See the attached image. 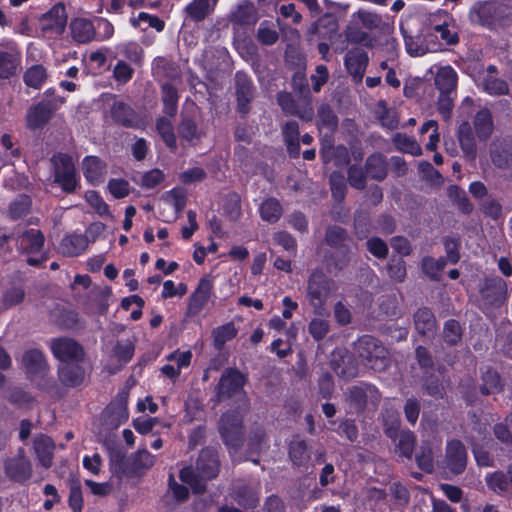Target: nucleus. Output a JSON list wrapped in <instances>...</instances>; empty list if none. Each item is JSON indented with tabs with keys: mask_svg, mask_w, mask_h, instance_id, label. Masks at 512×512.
Listing matches in <instances>:
<instances>
[{
	"mask_svg": "<svg viewBox=\"0 0 512 512\" xmlns=\"http://www.w3.org/2000/svg\"><path fill=\"white\" fill-rule=\"evenodd\" d=\"M219 461L217 454L210 449L203 450L197 460L196 468L185 467L180 471L181 480L188 484L194 492L200 493L205 489L208 480L218 474Z\"/></svg>",
	"mask_w": 512,
	"mask_h": 512,
	"instance_id": "obj_1",
	"label": "nucleus"
},
{
	"mask_svg": "<svg viewBox=\"0 0 512 512\" xmlns=\"http://www.w3.org/2000/svg\"><path fill=\"white\" fill-rule=\"evenodd\" d=\"M17 245L20 251L28 256L29 265L38 266L46 260L44 236L40 230L31 228L23 232L17 240Z\"/></svg>",
	"mask_w": 512,
	"mask_h": 512,
	"instance_id": "obj_2",
	"label": "nucleus"
},
{
	"mask_svg": "<svg viewBox=\"0 0 512 512\" xmlns=\"http://www.w3.org/2000/svg\"><path fill=\"white\" fill-rule=\"evenodd\" d=\"M360 357L375 371L385 370L389 365L388 351L371 336H363L358 342Z\"/></svg>",
	"mask_w": 512,
	"mask_h": 512,
	"instance_id": "obj_3",
	"label": "nucleus"
},
{
	"mask_svg": "<svg viewBox=\"0 0 512 512\" xmlns=\"http://www.w3.org/2000/svg\"><path fill=\"white\" fill-rule=\"evenodd\" d=\"M54 166V182L59 184L64 192H73L79 183L74 163L70 156L57 154L52 158Z\"/></svg>",
	"mask_w": 512,
	"mask_h": 512,
	"instance_id": "obj_4",
	"label": "nucleus"
},
{
	"mask_svg": "<svg viewBox=\"0 0 512 512\" xmlns=\"http://www.w3.org/2000/svg\"><path fill=\"white\" fill-rule=\"evenodd\" d=\"M214 277L205 275L200 278L196 289L189 297L186 315L195 317L206 307L213 296Z\"/></svg>",
	"mask_w": 512,
	"mask_h": 512,
	"instance_id": "obj_5",
	"label": "nucleus"
},
{
	"mask_svg": "<svg viewBox=\"0 0 512 512\" xmlns=\"http://www.w3.org/2000/svg\"><path fill=\"white\" fill-rule=\"evenodd\" d=\"M507 287L506 283L500 277L488 278L484 281L480 288L481 305L497 306L506 299Z\"/></svg>",
	"mask_w": 512,
	"mask_h": 512,
	"instance_id": "obj_6",
	"label": "nucleus"
},
{
	"mask_svg": "<svg viewBox=\"0 0 512 512\" xmlns=\"http://www.w3.org/2000/svg\"><path fill=\"white\" fill-rule=\"evenodd\" d=\"M431 24L435 37H440L447 45H453L458 42V33L455 22L447 13L438 11L431 18Z\"/></svg>",
	"mask_w": 512,
	"mask_h": 512,
	"instance_id": "obj_7",
	"label": "nucleus"
},
{
	"mask_svg": "<svg viewBox=\"0 0 512 512\" xmlns=\"http://www.w3.org/2000/svg\"><path fill=\"white\" fill-rule=\"evenodd\" d=\"M220 433L226 445L236 447L242 437V418L239 413H226L220 419Z\"/></svg>",
	"mask_w": 512,
	"mask_h": 512,
	"instance_id": "obj_8",
	"label": "nucleus"
},
{
	"mask_svg": "<svg viewBox=\"0 0 512 512\" xmlns=\"http://www.w3.org/2000/svg\"><path fill=\"white\" fill-rule=\"evenodd\" d=\"M67 17L62 7H54L40 19V27L46 37L61 35L66 27Z\"/></svg>",
	"mask_w": 512,
	"mask_h": 512,
	"instance_id": "obj_9",
	"label": "nucleus"
},
{
	"mask_svg": "<svg viewBox=\"0 0 512 512\" xmlns=\"http://www.w3.org/2000/svg\"><path fill=\"white\" fill-rule=\"evenodd\" d=\"M51 349L61 364L80 362L83 356L81 347L71 339L59 338L52 341Z\"/></svg>",
	"mask_w": 512,
	"mask_h": 512,
	"instance_id": "obj_10",
	"label": "nucleus"
},
{
	"mask_svg": "<svg viewBox=\"0 0 512 512\" xmlns=\"http://www.w3.org/2000/svg\"><path fill=\"white\" fill-rule=\"evenodd\" d=\"M368 61L367 53L360 48L351 49L347 52L344 64L354 82L360 83L362 81Z\"/></svg>",
	"mask_w": 512,
	"mask_h": 512,
	"instance_id": "obj_11",
	"label": "nucleus"
},
{
	"mask_svg": "<svg viewBox=\"0 0 512 512\" xmlns=\"http://www.w3.org/2000/svg\"><path fill=\"white\" fill-rule=\"evenodd\" d=\"M245 383L244 376L237 370H226L219 381L217 393L220 398L231 397L241 393Z\"/></svg>",
	"mask_w": 512,
	"mask_h": 512,
	"instance_id": "obj_12",
	"label": "nucleus"
},
{
	"mask_svg": "<svg viewBox=\"0 0 512 512\" xmlns=\"http://www.w3.org/2000/svg\"><path fill=\"white\" fill-rule=\"evenodd\" d=\"M327 294L328 290L323 277L313 274L308 283V298L317 315H322V311H325L323 305Z\"/></svg>",
	"mask_w": 512,
	"mask_h": 512,
	"instance_id": "obj_13",
	"label": "nucleus"
},
{
	"mask_svg": "<svg viewBox=\"0 0 512 512\" xmlns=\"http://www.w3.org/2000/svg\"><path fill=\"white\" fill-rule=\"evenodd\" d=\"M467 454L461 442L452 440L447 443L446 467L454 474L461 473L466 467Z\"/></svg>",
	"mask_w": 512,
	"mask_h": 512,
	"instance_id": "obj_14",
	"label": "nucleus"
},
{
	"mask_svg": "<svg viewBox=\"0 0 512 512\" xmlns=\"http://www.w3.org/2000/svg\"><path fill=\"white\" fill-rule=\"evenodd\" d=\"M319 118V130L320 133H323V130H326L325 137H328V134H331L336 126L337 121L332 110L326 106H322L318 111ZM332 148V141L330 139L325 138L323 140V148H322V157L325 161H328L329 150Z\"/></svg>",
	"mask_w": 512,
	"mask_h": 512,
	"instance_id": "obj_15",
	"label": "nucleus"
},
{
	"mask_svg": "<svg viewBox=\"0 0 512 512\" xmlns=\"http://www.w3.org/2000/svg\"><path fill=\"white\" fill-rule=\"evenodd\" d=\"M82 170L86 181L98 185L104 181L106 165L96 156H86L82 161Z\"/></svg>",
	"mask_w": 512,
	"mask_h": 512,
	"instance_id": "obj_16",
	"label": "nucleus"
},
{
	"mask_svg": "<svg viewBox=\"0 0 512 512\" xmlns=\"http://www.w3.org/2000/svg\"><path fill=\"white\" fill-rule=\"evenodd\" d=\"M5 471L8 477L17 481L30 478L32 473L30 462L22 453L7 460L5 463Z\"/></svg>",
	"mask_w": 512,
	"mask_h": 512,
	"instance_id": "obj_17",
	"label": "nucleus"
},
{
	"mask_svg": "<svg viewBox=\"0 0 512 512\" xmlns=\"http://www.w3.org/2000/svg\"><path fill=\"white\" fill-rule=\"evenodd\" d=\"M192 358V353L190 351H175L167 356V360L172 362V364H167L162 367V373L171 378H177L181 370L190 365Z\"/></svg>",
	"mask_w": 512,
	"mask_h": 512,
	"instance_id": "obj_18",
	"label": "nucleus"
},
{
	"mask_svg": "<svg viewBox=\"0 0 512 512\" xmlns=\"http://www.w3.org/2000/svg\"><path fill=\"white\" fill-rule=\"evenodd\" d=\"M21 64V53L16 47H9L6 52L0 53V78H9L15 75Z\"/></svg>",
	"mask_w": 512,
	"mask_h": 512,
	"instance_id": "obj_19",
	"label": "nucleus"
},
{
	"mask_svg": "<svg viewBox=\"0 0 512 512\" xmlns=\"http://www.w3.org/2000/svg\"><path fill=\"white\" fill-rule=\"evenodd\" d=\"M88 237L82 234L66 235L59 244V252L65 256H78L88 247Z\"/></svg>",
	"mask_w": 512,
	"mask_h": 512,
	"instance_id": "obj_20",
	"label": "nucleus"
},
{
	"mask_svg": "<svg viewBox=\"0 0 512 512\" xmlns=\"http://www.w3.org/2000/svg\"><path fill=\"white\" fill-rule=\"evenodd\" d=\"M52 109L47 103H39L31 107L26 115L27 127L36 130L43 127L50 119Z\"/></svg>",
	"mask_w": 512,
	"mask_h": 512,
	"instance_id": "obj_21",
	"label": "nucleus"
},
{
	"mask_svg": "<svg viewBox=\"0 0 512 512\" xmlns=\"http://www.w3.org/2000/svg\"><path fill=\"white\" fill-rule=\"evenodd\" d=\"M435 84L440 93L455 94L457 73L451 66L439 67L435 76Z\"/></svg>",
	"mask_w": 512,
	"mask_h": 512,
	"instance_id": "obj_22",
	"label": "nucleus"
},
{
	"mask_svg": "<svg viewBox=\"0 0 512 512\" xmlns=\"http://www.w3.org/2000/svg\"><path fill=\"white\" fill-rule=\"evenodd\" d=\"M71 35L78 43H87L95 37V27L87 19L77 18L70 24Z\"/></svg>",
	"mask_w": 512,
	"mask_h": 512,
	"instance_id": "obj_23",
	"label": "nucleus"
},
{
	"mask_svg": "<svg viewBox=\"0 0 512 512\" xmlns=\"http://www.w3.org/2000/svg\"><path fill=\"white\" fill-rule=\"evenodd\" d=\"M22 361L27 370V373L30 375L33 381L34 375H40L41 377L44 376L46 364L44 356L41 351L30 350L26 352L23 356Z\"/></svg>",
	"mask_w": 512,
	"mask_h": 512,
	"instance_id": "obj_24",
	"label": "nucleus"
},
{
	"mask_svg": "<svg viewBox=\"0 0 512 512\" xmlns=\"http://www.w3.org/2000/svg\"><path fill=\"white\" fill-rule=\"evenodd\" d=\"M84 374V370L79 365V362L61 364L59 366V377L61 381L66 385H78L83 381Z\"/></svg>",
	"mask_w": 512,
	"mask_h": 512,
	"instance_id": "obj_25",
	"label": "nucleus"
},
{
	"mask_svg": "<svg viewBox=\"0 0 512 512\" xmlns=\"http://www.w3.org/2000/svg\"><path fill=\"white\" fill-rule=\"evenodd\" d=\"M217 2L218 0H193L186 6L187 15L195 21H200L214 10Z\"/></svg>",
	"mask_w": 512,
	"mask_h": 512,
	"instance_id": "obj_26",
	"label": "nucleus"
},
{
	"mask_svg": "<svg viewBox=\"0 0 512 512\" xmlns=\"http://www.w3.org/2000/svg\"><path fill=\"white\" fill-rule=\"evenodd\" d=\"M34 447L41 464L46 468L50 467L54 451V444L51 438L47 436L37 437L35 439Z\"/></svg>",
	"mask_w": 512,
	"mask_h": 512,
	"instance_id": "obj_27",
	"label": "nucleus"
},
{
	"mask_svg": "<svg viewBox=\"0 0 512 512\" xmlns=\"http://www.w3.org/2000/svg\"><path fill=\"white\" fill-rule=\"evenodd\" d=\"M474 128L479 139H487L493 131V121L489 110H480L474 118Z\"/></svg>",
	"mask_w": 512,
	"mask_h": 512,
	"instance_id": "obj_28",
	"label": "nucleus"
},
{
	"mask_svg": "<svg viewBox=\"0 0 512 512\" xmlns=\"http://www.w3.org/2000/svg\"><path fill=\"white\" fill-rule=\"evenodd\" d=\"M289 457L294 465H305L310 458L306 443L299 438L293 439L289 445Z\"/></svg>",
	"mask_w": 512,
	"mask_h": 512,
	"instance_id": "obj_29",
	"label": "nucleus"
},
{
	"mask_svg": "<svg viewBox=\"0 0 512 512\" xmlns=\"http://www.w3.org/2000/svg\"><path fill=\"white\" fill-rule=\"evenodd\" d=\"M282 207L278 200L274 198L266 199L259 207V213L262 220L275 223L282 215Z\"/></svg>",
	"mask_w": 512,
	"mask_h": 512,
	"instance_id": "obj_30",
	"label": "nucleus"
},
{
	"mask_svg": "<svg viewBox=\"0 0 512 512\" xmlns=\"http://www.w3.org/2000/svg\"><path fill=\"white\" fill-rule=\"evenodd\" d=\"M415 326L419 333L423 335H429L433 333L435 329V319L432 312L429 309H419L415 316Z\"/></svg>",
	"mask_w": 512,
	"mask_h": 512,
	"instance_id": "obj_31",
	"label": "nucleus"
},
{
	"mask_svg": "<svg viewBox=\"0 0 512 512\" xmlns=\"http://www.w3.org/2000/svg\"><path fill=\"white\" fill-rule=\"evenodd\" d=\"M237 332L238 330L232 322L215 328L212 331L214 345L216 348L221 349L226 342L232 340L237 335Z\"/></svg>",
	"mask_w": 512,
	"mask_h": 512,
	"instance_id": "obj_32",
	"label": "nucleus"
},
{
	"mask_svg": "<svg viewBox=\"0 0 512 512\" xmlns=\"http://www.w3.org/2000/svg\"><path fill=\"white\" fill-rule=\"evenodd\" d=\"M328 316V312L322 311V315L313 318L308 325L309 333L317 341L323 339L329 331Z\"/></svg>",
	"mask_w": 512,
	"mask_h": 512,
	"instance_id": "obj_33",
	"label": "nucleus"
},
{
	"mask_svg": "<svg viewBox=\"0 0 512 512\" xmlns=\"http://www.w3.org/2000/svg\"><path fill=\"white\" fill-rule=\"evenodd\" d=\"M236 79L239 108L244 112L248 102L252 97L251 82L244 74L240 73L237 74Z\"/></svg>",
	"mask_w": 512,
	"mask_h": 512,
	"instance_id": "obj_34",
	"label": "nucleus"
},
{
	"mask_svg": "<svg viewBox=\"0 0 512 512\" xmlns=\"http://www.w3.org/2000/svg\"><path fill=\"white\" fill-rule=\"evenodd\" d=\"M47 72L42 65H34L27 69L24 74V81L27 86L39 89L46 82Z\"/></svg>",
	"mask_w": 512,
	"mask_h": 512,
	"instance_id": "obj_35",
	"label": "nucleus"
},
{
	"mask_svg": "<svg viewBox=\"0 0 512 512\" xmlns=\"http://www.w3.org/2000/svg\"><path fill=\"white\" fill-rule=\"evenodd\" d=\"M458 137L463 152L467 156L474 157L475 143L468 122H464L460 125L458 130Z\"/></svg>",
	"mask_w": 512,
	"mask_h": 512,
	"instance_id": "obj_36",
	"label": "nucleus"
},
{
	"mask_svg": "<svg viewBox=\"0 0 512 512\" xmlns=\"http://www.w3.org/2000/svg\"><path fill=\"white\" fill-rule=\"evenodd\" d=\"M395 446L396 451L403 457L409 458L412 454L414 448L415 438L412 432L403 431L401 433H397Z\"/></svg>",
	"mask_w": 512,
	"mask_h": 512,
	"instance_id": "obj_37",
	"label": "nucleus"
},
{
	"mask_svg": "<svg viewBox=\"0 0 512 512\" xmlns=\"http://www.w3.org/2000/svg\"><path fill=\"white\" fill-rule=\"evenodd\" d=\"M84 198L98 215L113 218V215L110 213L109 206L98 192L94 190L87 191Z\"/></svg>",
	"mask_w": 512,
	"mask_h": 512,
	"instance_id": "obj_38",
	"label": "nucleus"
},
{
	"mask_svg": "<svg viewBox=\"0 0 512 512\" xmlns=\"http://www.w3.org/2000/svg\"><path fill=\"white\" fill-rule=\"evenodd\" d=\"M163 201L180 212L186 205V192L181 188H174L163 195Z\"/></svg>",
	"mask_w": 512,
	"mask_h": 512,
	"instance_id": "obj_39",
	"label": "nucleus"
},
{
	"mask_svg": "<svg viewBox=\"0 0 512 512\" xmlns=\"http://www.w3.org/2000/svg\"><path fill=\"white\" fill-rule=\"evenodd\" d=\"M393 142L400 151L405 153L412 155H419L421 153L419 144L414 139L404 134H396L393 138Z\"/></svg>",
	"mask_w": 512,
	"mask_h": 512,
	"instance_id": "obj_40",
	"label": "nucleus"
},
{
	"mask_svg": "<svg viewBox=\"0 0 512 512\" xmlns=\"http://www.w3.org/2000/svg\"><path fill=\"white\" fill-rule=\"evenodd\" d=\"M164 111L170 116H173L177 110V91L170 84L162 86Z\"/></svg>",
	"mask_w": 512,
	"mask_h": 512,
	"instance_id": "obj_41",
	"label": "nucleus"
},
{
	"mask_svg": "<svg viewBox=\"0 0 512 512\" xmlns=\"http://www.w3.org/2000/svg\"><path fill=\"white\" fill-rule=\"evenodd\" d=\"M112 117L124 125H133V111L122 102H115L112 110Z\"/></svg>",
	"mask_w": 512,
	"mask_h": 512,
	"instance_id": "obj_42",
	"label": "nucleus"
},
{
	"mask_svg": "<svg viewBox=\"0 0 512 512\" xmlns=\"http://www.w3.org/2000/svg\"><path fill=\"white\" fill-rule=\"evenodd\" d=\"M156 127L166 145L170 148H175L176 137L170 120L166 118H160L157 121Z\"/></svg>",
	"mask_w": 512,
	"mask_h": 512,
	"instance_id": "obj_43",
	"label": "nucleus"
},
{
	"mask_svg": "<svg viewBox=\"0 0 512 512\" xmlns=\"http://www.w3.org/2000/svg\"><path fill=\"white\" fill-rule=\"evenodd\" d=\"M132 23L134 26H138L143 29L146 27L154 28L158 32L164 29V22L161 19L144 12L139 13L138 17L132 20Z\"/></svg>",
	"mask_w": 512,
	"mask_h": 512,
	"instance_id": "obj_44",
	"label": "nucleus"
},
{
	"mask_svg": "<svg viewBox=\"0 0 512 512\" xmlns=\"http://www.w3.org/2000/svg\"><path fill=\"white\" fill-rule=\"evenodd\" d=\"M481 86L484 91L491 95H502L508 92V85L506 82L499 80L492 75L484 78Z\"/></svg>",
	"mask_w": 512,
	"mask_h": 512,
	"instance_id": "obj_45",
	"label": "nucleus"
},
{
	"mask_svg": "<svg viewBox=\"0 0 512 512\" xmlns=\"http://www.w3.org/2000/svg\"><path fill=\"white\" fill-rule=\"evenodd\" d=\"M383 417L385 432L388 437L395 441L399 427V414L396 410L390 408L386 409Z\"/></svg>",
	"mask_w": 512,
	"mask_h": 512,
	"instance_id": "obj_46",
	"label": "nucleus"
},
{
	"mask_svg": "<svg viewBox=\"0 0 512 512\" xmlns=\"http://www.w3.org/2000/svg\"><path fill=\"white\" fill-rule=\"evenodd\" d=\"M367 173L375 179L381 180L386 175L385 164L383 158L379 155H373L368 158L367 163Z\"/></svg>",
	"mask_w": 512,
	"mask_h": 512,
	"instance_id": "obj_47",
	"label": "nucleus"
},
{
	"mask_svg": "<svg viewBox=\"0 0 512 512\" xmlns=\"http://www.w3.org/2000/svg\"><path fill=\"white\" fill-rule=\"evenodd\" d=\"M483 384L481 391L483 394H491L498 392L501 389V382L499 375L495 371H487L482 377Z\"/></svg>",
	"mask_w": 512,
	"mask_h": 512,
	"instance_id": "obj_48",
	"label": "nucleus"
},
{
	"mask_svg": "<svg viewBox=\"0 0 512 512\" xmlns=\"http://www.w3.org/2000/svg\"><path fill=\"white\" fill-rule=\"evenodd\" d=\"M353 18L356 22L360 23L364 28L367 29L376 28L381 22V19L377 14L365 10H359L353 14Z\"/></svg>",
	"mask_w": 512,
	"mask_h": 512,
	"instance_id": "obj_49",
	"label": "nucleus"
},
{
	"mask_svg": "<svg viewBox=\"0 0 512 512\" xmlns=\"http://www.w3.org/2000/svg\"><path fill=\"white\" fill-rule=\"evenodd\" d=\"M283 134L290 151L298 150V124L294 121L287 122L283 127Z\"/></svg>",
	"mask_w": 512,
	"mask_h": 512,
	"instance_id": "obj_50",
	"label": "nucleus"
},
{
	"mask_svg": "<svg viewBox=\"0 0 512 512\" xmlns=\"http://www.w3.org/2000/svg\"><path fill=\"white\" fill-rule=\"evenodd\" d=\"M404 39L406 50L411 56H422L429 51L436 50L434 47L430 48L427 45L422 44L419 38L415 39L413 37H407L404 35Z\"/></svg>",
	"mask_w": 512,
	"mask_h": 512,
	"instance_id": "obj_51",
	"label": "nucleus"
},
{
	"mask_svg": "<svg viewBox=\"0 0 512 512\" xmlns=\"http://www.w3.org/2000/svg\"><path fill=\"white\" fill-rule=\"evenodd\" d=\"M486 483L496 493H502L508 489V481L502 472L488 474L486 476Z\"/></svg>",
	"mask_w": 512,
	"mask_h": 512,
	"instance_id": "obj_52",
	"label": "nucleus"
},
{
	"mask_svg": "<svg viewBox=\"0 0 512 512\" xmlns=\"http://www.w3.org/2000/svg\"><path fill=\"white\" fill-rule=\"evenodd\" d=\"M31 201L27 196H20L9 208L12 218L17 219L24 216L30 209Z\"/></svg>",
	"mask_w": 512,
	"mask_h": 512,
	"instance_id": "obj_53",
	"label": "nucleus"
},
{
	"mask_svg": "<svg viewBox=\"0 0 512 512\" xmlns=\"http://www.w3.org/2000/svg\"><path fill=\"white\" fill-rule=\"evenodd\" d=\"M114 356L117 358L120 365L127 363L133 356L134 347L127 341L125 343H118L114 350Z\"/></svg>",
	"mask_w": 512,
	"mask_h": 512,
	"instance_id": "obj_54",
	"label": "nucleus"
},
{
	"mask_svg": "<svg viewBox=\"0 0 512 512\" xmlns=\"http://www.w3.org/2000/svg\"><path fill=\"white\" fill-rule=\"evenodd\" d=\"M108 190L115 198H124L129 194V183L123 179H111L108 182Z\"/></svg>",
	"mask_w": 512,
	"mask_h": 512,
	"instance_id": "obj_55",
	"label": "nucleus"
},
{
	"mask_svg": "<svg viewBox=\"0 0 512 512\" xmlns=\"http://www.w3.org/2000/svg\"><path fill=\"white\" fill-rule=\"evenodd\" d=\"M444 339L449 344H455L461 337V328L457 321L449 320L444 326Z\"/></svg>",
	"mask_w": 512,
	"mask_h": 512,
	"instance_id": "obj_56",
	"label": "nucleus"
},
{
	"mask_svg": "<svg viewBox=\"0 0 512 512\" xmlns=\"http://www.w3.org/2000/svg\"><path fill=\"white\" fill-rule=\"evenodd\" d=\"M448 194H449L450 198L454 199L458 203L459 207L464 212L471 211L472 206L469 203L465 192L462 189H460L458 186H455V185L450 186L448 189Z\"/></svg>",
	"mask_w": 512,
	"mask_h": 512,
	"instance_id": "obj_57",
	"label": "nucleus"
},
{
	"mask_svg": "<svg viewBox=\"0 0 512 512\" xmlns=\"http://www.w3.org/2000/svg\"><path fill=\"white\" fill-rule=\"evenodd\" d=\"M165 178L160 169H152L142 176L141 184L143 187L151 189L159 185Z\"/></svg>",
	"mask_w": 512,
	"mask_h": 512,
	"instance_id": "obj_58",
	"label": "nucleus"
},
{
	"mask_svg": "<svg viewBox=\"0 0 512 512\" xmlns=\"http://www.w3.org/2000/svg\"><path fill=\"white\" fill-rule=\"evenodd\" d=\"M154 464V456L146 449L139 450L133 458V467L137 470L148 469Z\"/></svg>",
	"mask_w": 512,
	"mask_h": 512,
	"instance_id": "obj_59",
	"label": "nucleus"
},
{
	"mask_svg": "<svg viewBox=\"0 0 512 512\" xmlns=\"http://www.w3.org/2000/svg\"><path fill=\"white\" fill-rule=\"evenodd\" d=\"M331 190L336 200H341L345 195V182L341 174L333 173L330 177Z\"/></svg>",
	"mask_w": 512,
	"mask_h": 512,
	"instance_id": "obj_60",
	"label": "nucleus"
},
{
	"mask_svg": "<svg viewBox=\"0 0 512 512\" xmlns=\"http://www.w3.org/2000/svg\"><path fill=\"white\" fill-rule=\"evenodd\" d=\"M446 262L444 259L440 258V259H433V258H425L423 260V270L424 272L431 276L432 278H435L437 277V274L439 271H441L444 266H445Z\"/></svg>",
	"mask_w": 512,
	"mask_h": 512,
	"instance_id": "obj_61",
	"label": "nucleus"
},
{
	"mask_svg": "<svg viewBox=\"0 0 512 512\" xmlns=\"http://www.w3.org/2000/svg\"><path fill=\"white\" fill-rule=\"evenodd\" d=\"M179 133L182 138L189 142H193L195 139H198L199 133L197 130V127L194 122L191 120H184L180 127H179Z\"/></svg>",
	"mask_w": 512,
	"mask_h": 512,
	"instance_id": "obj_62",
	"label": "nucleus"
},
{
	"mask_svg": "<svg viewBox=\"0 0 512 512\" xmlns=\"http://www.w3.org/2000/svg\"><path fill=\"white\" fill-rule=\"evenodd\" d=\"M433 449L432 448H422L421 452L417 455L416 460L418 466L427 472L432 471L433 469Z\"/></svg>",
	"mask_w": 512,
	"mask_h": 512,
	"instance_id": "obj_63",
	"label": "nucleus"
},
{
	"mask_svg": "<svg viewBox=\"0 0 512 512\" xmlns=\"http://www.w3.org/2000/svg\"><path fill=\"white\" fill-rule=\"evenodd\" d=\"M258 39L265 45H271L278 39V33L267 24L262 23L258 29Z\"/></svg>",
	"mask_w": 512,
	"mask_h": 512,
	"instance_id": "obj_64",
	"label": "nucleus"
}]
</instances>
